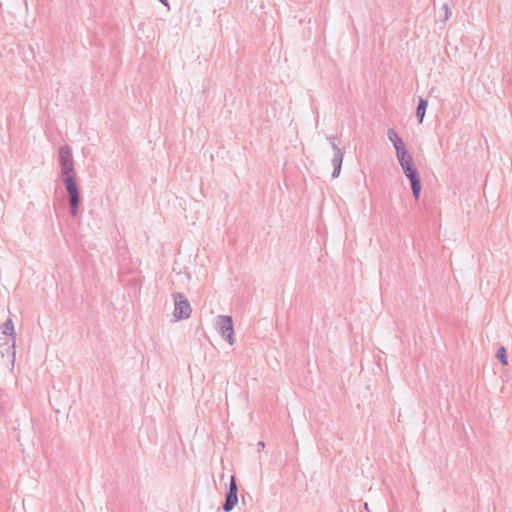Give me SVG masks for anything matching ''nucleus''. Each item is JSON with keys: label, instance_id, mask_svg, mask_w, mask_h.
Returning <instances> with one entry per match:
<instances>
[{"label": "nucleus", "instance_id": "obj_1", "mask_svg": "<svg viewBox=\"0 0 512 512\" xmlns=\"http://www.w3.org/2000/svg\"><path fill=\"white\" fill-rule=\"evenodd\" d=\"M59 165L62 181L69 196L70 214L75 217L78 215L80 193L76 181L72 150L68 145L59 148Z\"/></svg>", "mask_w": 512, "mask_h": 512}, {"label": "nucleus", "instance_id": "obj_2", "mask_svg": "<svg viewBox=\"0 0 512 512\" xmlns=\"http://www.w3.org/2000/svg\"><path fill=\"white\" fill-rule=\"evenodd\" d=\"M216 329L229 345H233L235 343L234 326L231 316L218 315L216 318Z\"/></svg>", "mask_w": 512, "mask_h": 512}, {"label": "nucleus", "instance_id": "obj_3", "mask_svg": "<svg viewBox=\"0 0 512 512\" xmlns=\"http://www.w3.org/2000/svg\"><path fill=\"white\" fill-rule=\"evenodd\" d=\"M174 300L173 316L176 320L188 319L191 316L192 308L189 301L180 292L172 295Z\"/></svg>", "mask_w": 512, "mask_h": 512}, {"label": "nucleus", "instance_id": "obj_4", "mask_svg": "<svg viewBox=\"0 0 512 512\" xmlns=\"http://www.w3.org/2000/svg\"><path fill=\"white\" fill-rule=\"evenodd\" d=\"M331 148L333 150V157L331 159V163L333 165V172H332V178L339 177L341 173L343 158H344V151L339 146V143L337 142L336 137H329L328 138Z\"/></svg>", "mask_w": 512, "mask_h": 512}, {"label": "nucleus", "instance_id": "obj_5", "mask_svg": "<svg viewBox=\"0 0 512 512\" xmlns=\"http://www.w3.org/2000/svg\"><path fill=\"white\" fill-rule=\"evenodd\" d=\"M1 330H2V333L8 337H10L11 339V346H10V350H11V358H12V363H14L15 361V356H16V351H15V346H16V333H15V328H14V323L12 321L11 318L7 319L1 326Z\"/></svg>", "mask_w": 512, "mask_h": 512}, {"label": "nucleus", "instance_id": "obj_6", "mask_svg": "<svg viewBox=\"0 0 512 512\" xmlns=\"http://www.w3.org/2000/svg\"><path fill=\"white\" fill-rule=\"evenodd\" d=\"M388 138L393 143L396 152L406 149L403 140L398 136L396 130H388Z\"/></svg>", "mask_w": 512, "mask_h": 512}, {"label": "nucleus", "instance_id": "obj_7", "mask_svg": "<svg viewBox=\"0 0 512 512\" xmlns=\"http://www.w3.org/2000/svg\"><path fill=\"white\" fill-rule=\"evenodd\" d=\"M405 176L410 180H415L419 178V173L417 169L415 168L413 161L405 164L404 166H401Z\"/></svg>", "mask_w": 512, "mask_h": 512}, {"label": "nucleus", "instance_id": "obj_8", "mask_svg": "<svg viewBox=\"0 0 512 512\" xmlns=\"http://www.w3.org/2000/svg\"><path fill=\"white\" fill-rule=\"evenodd\" d=\"M238 503V495L232 493H226L225 502L223 504V510L225 512H230Z\"/></svg>", "mask_w": 512, "mask_h": 512}, {"label": "nucleus", "instance_id": "obj_9", "mask_svg": "<svg viewBox=\"0 0 512 512\" xmlns=\"http://www.w3.org/2000/svg\"><path fill=\"white\" fill-rule=\"evenodd\" d=\"M397 159L399 161L400 166H404L413 161L411 154L407 151V149L400 150L396 152Z\"/></svg>", "mask_w": 512, "mask_h": 512}, {"label": "nucleus", "instance_id": "obj_10", "mask_svg": "<svg viewBox=\"0 0 512 512\" xmlns=\"http://www.w3.org/2000/svg\"><path fill=\"white\" fill-rule=\"evenodd\" d=\"M427 106H428V102L426 100L421 99L419 101V104L417 106V116H418L420 122H422V120L425 116Z\"/></svg>", "mask_w": 512, "mask_h": 512}, {"label": "nucleus", "instance_id": "obj_11", "mask_svg": "<svg viewBox=\"0 0 512 512\" xmlns=\"http://www.w3.org/2000/svg\"><path fill=\"white\" fill-rule=\"evenodd\" d=\"M410 184H411L413 196L415 197V199H418L420 196V192H421L420 178L410 181Z\"/></svg>", "mask_w": 512, "mask_h": 512}, {"label": "nucleus", "instance_id": "obj_12", "mask_svg": "<svg viewBox=\"0 0 512 512\" xmlns=\"http://www.w3.org/2000/svg\"><path fill=\"white\" fill-rule=\"evenodd\" d=\"M496 357L497 359L503 364V365H507L508 362H507V357H506V349L501 346L498 350H497V354H496Z\"/></svg>", "mask_w": 512, "mask_h": 512}, {"label": "nucleus", "instance_id": "obj_13", "mask_svg": "<svg viewBox=\"0 0 512 512\" xmlns=\"http://www.w3.org/2000/svg\"><path fill=\"white\" fill-rule=\"evenodd\" d=\"M228 493H232V494L238 495L237 494L238 493V487H237L235 476H231V478H230Z\"/></svg>", "mask_w": 512, "mask_h": 512}, {"label": "nucleus", "instance_id": "obj_14", "mask_svg": "<svg viewBox=\"0 0 512 512\" xmlns=\"http://www.w3.org/2000/svg\"><path fill=\"white\" fill-rule=\"evenodd\" d=\"M257 446H258V450L261 451L265 448V442L264 441H259L257 443Z\"/></svg>", "mask_w": 512, "mask_h": 512}, {"label": "nucleus", "instance_id": "obj_15", "mask_svg": "<svg viewBox=\"0 0 512 512\" xmlns=\"http://www.w3.org/2000/svg\"><path fill=\"white\" fill-rule=\"evenodd\" d=\"M159 2H161L162 4H164L165 6L168 5V1L167 0H158Z\"/></svg>", "mask_w": 512, "mask_h": 512}]
</instances>
